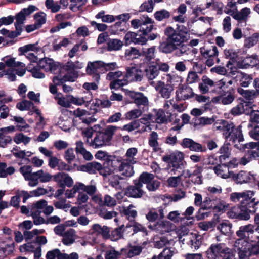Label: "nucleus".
<instances>
[{"label":"nucleus","mask_w":259,"mask_h":259,"mask_svg":"<svg viewBox=\"0 0 259 259\" xmlns=\"http://www.w3.org/2000/svg\"><path fill=\"white\" fill-rule=\"evenodd\" d=\"M92 233H96L98 235L101 234L104 239H109L110 237V228L106 226L102 227L99 224H96L92 226Z\"/></svg>","instance_id":"obj_22"},{"label":"nucleus","mask_w":259,"mask_h":259,"mask_svg":"<svg viewBox=\"0 0 259 259\" xmlns=\"http://www.w3.org/2000/svg\"><path fill=\"white\" fill-rule=\"evenodd\" d=\"M232 177L234 181L238 184L247 183L250 179L248 173L243 170L240 171L237 174H234Z\"/></svg>","instance_id":"obj_35"},{"label":"nucleus","mask_w":259,"mask_h":259,"mask_svg":"<svg viewBox=\"0 0 259 259\" xmlns=\"http://www.w3.org/2000/svg\"><path fill=\"white\" fill-rule=\"evenodd\" d=\"M155 89L159 92L161 97L167 99L170 97L171 92L173 91L174 88L170 84H165L164 82L159 81L157 83Z\"/></svg>","instance_id":"obj_17"},{"label":"nucleus","mask_w":259,"mask_h":259,"mask_svg":"<svg viewBox=\"0 0 259 259\" xmlns=\"http://www.w3.org/2000/svg\"><path fill=\"white\" fill-rule=\"evenodd\" d=\"M192 169L193 170H187L186 176L185 177L191 178L193 176H196L197 178L196 180L194 182V184H201L202 183V172L203 170V166L197 164L194 167H192Z\"/></svg>","instance_id":"obj_18"},{"label":"nucleus","mask_w":259,"mask_h":259,"mask_svg":"<svg viewBox=\"0 0 259 259\" xmlns=\"http://www.w3.org/2000/svg\"><path fill=\"white\" fill-rule=\"evenodd\" d=\"M154 16L157 21H161L164 19H168L170 16V14L166 10L162 9L155 12Z\"/></svg>","instance_id":"obj_45"},{"label":"nucleus","mask_w":259,"mask_h":259,"mask_svg":"<svg viewBox=\"0 0 259 259\" xmlns=\"http://www.w3.org/2000/svg\"><path fill=\"white\" fill-rule=\"evenodd\" d=\"M107 44V50L109 51L120 50L123 45V42L118 39H109Z\"/></svg>","instance_id":"obj_34"},{"label":"nucleus","mask_w":259,"mask_h":259,"mask_svg":"<svg viewBox=\"0 0 259 259\" xmlns=\"http://www.w3.org/2000/svg\"><path fill=\"white\" fill-rule=\"evenodd\" d=\"M16 107L21 111L33 110L36 109L32 102L28 100H24L17 104Z\"/></svg>","instance_id":"obj_40"},{"label":"nucleus","mask_w":259,"mask_h":259,"mask_svg":"<svg viewBox=\"0 0 259 259\" xmlns=\"http://www.w3.org/2000/svg\"><path fill=\"white\" fill-rule=\"evenodd\" d=\"M225 246V244L223 243L211 244L207 251L208 257L211 259H215L221 257L226 251L229 250V248Z\"/></svg>","instance_id":"obj_13"},{"label":"nucleus","mask_w":259,"mask_h":259,"mask_svg":"<svg viewBox=\"0 0 259 259\" xmlns=\"http://www.w3.org/2000/svg\"><path fill=\"white\" fill-rule=\"evenodd\" d=\"M258 56L257 55H247L245 57H240L238 64L241 68H248L253 67L257 64Z\"/></svg>","instance_id":"obj_15"},{"label":"nucleus","mask_w":259,"mask_h":259,"mask_svg":"<svg viewBox=\"0 0 259 259\" xmlns=\"http://www.w3.org/2000/svg\"><path fill=\"white\" fill-rule=\"evenodd\" d=\"M39 176L38 171L32 172L25 180L28 181V185L30 187L36 186L39 183Z\"/></svg>","instance_id":"obj_49"},{"label":"nucleus","mask_w":259,"mask_h":259,"mask_svg":"<svg viewBox=\"0 0 259 259\" xmlns=\"http://www.w3.org/2000/svg\"><path fill=\"white\" fill-rule=\"evenodd\" d=\"M255 193L250 190L242 192H233L230 195V199L239 204L233 207L227 212L229 218L238 220H248L250 214L256 212L259 204V200L253 197Z\"/></svg>","instance_id":"obj_1"},{"label":"nucleus","mask_w":259,"mask_h":259,"mask_svg":"<svg viewBox=\"0 0 259 259\" xmlns=\"http://www.w3.org/2000/svg\"><path fill=\"white\" fill-rule=\"evenodd\" d=\"M180 160H183V157H180L179 154L176 155L174 153L169 155H166L162 157V160L168 164L175 162Z\"/></svg>","instance_id":"obj_52"},{"label":"nucleus","mask_w":259,"mask_h":259,"mask_svg":"<svg viewBox=\"0 0 259 259\" xmlns=\"http://www.w3.org/2000/svg\"><path fill=\"white\" fill-rule=\"evenodd\" d=\"M181 96L180 97L178 94L176 93V100L180 101L181 100H189L194 97L195 93L193 92V89L188 85L184 84L181 88L180 91Z\"/></svg>","instance_id":"obj_20"},{"label":"nucleus","mask_w":259,"mask_h":259,"mask_svg":"<svg viewBox=\"0 0 259 259\" xmlns=\"http://www.w3.org/2000/svg\"><path fill=\"white\" fill-rule=\"evenodd\" d=\"M124 77L131 81H140L143 78L142 71L135 67H128Z\"/></svg>","instance_id":"obj_16"},{"label":"nucleus","mask_w":259,"mask_h":259,"mask_svg":"<svg viewBox=\"0 0 259 259\" xmlns=\"http://www.w3.org/2000/svg\"><path fill=\"white\" fill-rule=\"evenodd\" d=\"M158 140V135L157 132L154 131L152 132L149 135L148 144L150 147L153 148L154 152H158L160 149V148L159 147Z\"/></svg>","instance_id":"obj_31"},{"label":"nucleus","mask_w":259,"mask_h":259,"mask_svg":"<svg viewBox=\"0 0 259 259\" xmlns=\"http://www.w3.org/2000/svg\"><path fill=\"white\" fill-rule=\"evenodd\" d=\"M200 50L201 54L205 58L217 57L219 54L218 48L214 45L204 46L201 47Z\"/></svg>","instance_id":"obj_21"},{"label":"nucleus","mask_w":259,"mask_h":259,"mask_svg":"<svg viewBox=\"0 0 259 259\" xmlns=\"http://www.w3.org/2000/svg\"><path fill=\"white\" fill-rule=\"evenodd\" d=\"M38 63L39 67L45 71L50 72L54 74H56L58 70H59L60 73V69L62 67H60L59 64L55 62L52 59L47 57L40 59Z\"/></svg>","instance_id":"obj_10"},{"label":"nucleus","mask_w":259,"mask_h":259,"mask_svg":"<svg viewBox=\"0 0 259 259\" xmlns=\"http://www.w3.org/2000/svg\"><path fill=\"white\" fill-rule=\"evenodd\" d=\"M224 122H225V123L224 124V126L225 127V131H226V134L227 135L226 136V138H234V139L235 138H237V134H235V133L233 132L234 130V125L233 123H231L230 124L227 123L226 121L224 120Z\"/></svg>","instance_id":"obj_55"},{"label":"nucleus","mask_w":259,"mask_h":259,"mask_svg":"<svg viewBox=\"0 0 259 259\" xmlns=\"http://www.w3.org/2000/svg\"><path fill=\"white\" fill-rule=\"evenodd\" d=\"M140 126L139 120H135L128 124L124 125L121 128L122 130L132 132L138 128Z\"/></svg>","instance_id":"obj_60"},{"label":"nucleus","mask_w":259,"mask_h":259,"mask_svg":"<svg viewBox=\"0 0 259 259\" xmlns=\"http://www.w3.org/2000/svg\"><path fill=\"white\" fill-rule=\"evenodd\" d=\"M82 171L90 175H95L98 171L100 175L106 177L113 172V169L106 166L105 163L102 165L98 162L94 161L82 164Z\"/></svg>","instance_id":"obj_5"},{"label":"nucleus","mask_w":259,"mask_h":259,"mask_svg":"<svg viewBox=\"0 0 259 259\" xmlns=\"http://www.w3.org/2000/svg\"><path fill=\"white\" fill-rule=\"evenodd\" d=\"M26 69L28 72L31 73L32 76L35 78L41 79L45 77V74L41 71L42 69L39 67L38 63L35 66L30 64L27 66Z\"/></svg>","instance_id":"obj_26"},{"label":"nucleus","mask_w":259,"mask_h":259,"mask_svg":"<svg viewBox=\"0 0 259 259\" xmlns=\"http://www.w3.org/2000/svg\"><path fill=\"white\" fill-rule=\"evenodd\" d=\"M117 213L115 211H107L104 207L100 210L99 215L104 219H111L114 217H116Z\"/></svg>","instance_id":"obj_62"},{"label":"nucleus","mask_w":259,"mask_h":259,"mask_svg":"<svg viewBox=\"0 0 259 259\" xmlns=\"http://www.w3.org/2000/svg\"><path fill=\"white\" fill-rule=\"evenodd\" d=\"M173 254L168 248H164L158 255H154L152 259H171Z\"/></svg>","instance_id":"obj_57"},{"label":"nucleus","mask_w":259,"mask_h":259,"mask_svg":"<svg viewBox=\"0 0 259 259\" xmlns=\"http://www.w3.org/2000/svg\"><path fill=\"white\" fill-rule=\"evenodd\" d=\"M116 127L109 125L102 131H98L93 140L91 139L90 146L97 148L108 145L111 141L114 134Z\"/></svg>","instance_id":"obj_4"},{"label":"nucleus","mask_w":259,"mask_h":259,"mask_svg":"<svg viewBox=\"0 0 259 259\" xmlns=\"http://www.w3.org/2000/svg\"><path fill=\"white\" fill-rule=\"evenodd\" d=\"M122 27V21H118L109 27V32L111 34L119 35L121 32L125 31L124 28Z\"/></svg>","instance_id":"obj_43"},{"label":"nucleus","mask_w":259,"mask_h":259,"mask_svg":"<svg viewBox=\"0 0 259 259\" xmlns=\"http://www.w3.org/2000/svg\"><path fill=\"white\" fill-rule=\"evenodd\" d=\"M154 111L156 116L155 120L157 123H164L168 122V119L166 118L165 112L163 109H154Z\"/></svg>","instance_id":"obj_48"},{"label":"nucleus","mask_w":259,"mask_h":259,"mask_svg":"<svg viewBox=\"0 0 259 259\" xmlns=\"http://www.w3.org/2000/svg\"><path fill=\"white\" fill-rule=\"evenodd\" d=\"M259 33H255L251 36L245 40L244 46L247 48H250L256 45L258 41Z\"/></svg>","instance_id":"obj_50"},{"label":"nucleus","mask_w":259,"mask_h":259,"mask_svg":"<svg viewBox=\"0 0 259 259\" xmlns=\"http://www.w3.org/2000/svg\"><path fill=\"white\" fill-rule=\"evenodd\" d=\"M38 172L39 180L41 183L49 182L53 178V176L42 169L38 170Z\"/></svg>","instance_id":"obj_59"},{"label":"nucleus","mask_w":259,"mask_h":259,"mask_svg":"<svg viewBox=\"0 0 259 259\" xmlns=\"http://www.w3.org/2000/svg\"><path fill=\"white\" fill-rule=\"evenodd\" d=\"M31 140V138L24 135L22 133L15 135L14 137V141L17 144L23 143L25 145L28 144Z\"/></svg>","instance_id":"obj_46"},{"label":"nucleus","mask_w":259,"mask_h":259,"mask_svg":"<svg viewBox=\"0 0 259 259\" xmlns=\"http://www.w3.org/2000/svg\"><path fill=\"white\" fill-rule=\"evenodd\" d=\"M45 232V230L44 229H35L32 230L31 231H25L24 232V239L26 241H28V240H30L32 239L34 236L42 234Z\"/></svg>","instance_id":"obj_47"},{"label":"nucleus","mask_w":259,"mask_h":259,"mask_svg":"<svg viewBox=\"0 0 259 259\" xmlns=\"http://www.w3.org/2000/svg\"><path fill=\"white\" fill-rule=\"evenodd\" d=\"M248 245L240 244L238 246H235L238 251V255L240 259H248L250 254L247 249Z\"/></svg>","instance_id":"obj_41"},{"label":"nucleus","mask_w":259,"mask_h":259,"mask_svg":"<svg viewBox=\"0 0 259 259\" xmlns=\"http://www.w3.org/2000/svg\"><path fill=\"white\" fill-rule=\"evenodd\" d=\"M213 87L215 88L212 90V92L217 93L219 95H221L222 93V90L226 91L229 87L227 85L226 80L224 78L214 82Z\"/></svg>","instance_id":"obj_39"},{"label":"nucleus","mask_w":259,"mask_h":259,"mask_svg":"<svg viewBox=\"0 0 259 259\" xmlns=\"http://www.w3.org/2000/svg\"><path fill=\"white\" fill-rule=\"evenodd\" d=\"M103 68L106 71H112L118 68L116 62L106 63L102 61H96L93 62H89L87 65L88 72L96 71V69Z\"/></svg>","instance_id":"obj_8"},{"label":"nucleus","mask_w":259,"mask_h":259,"mask_svg":"<svg viewBox=\"0 0 259 259\" xmlns=\"http://www.w3.org/2000/svg\"><path fill=\"white\" fill-rule=\"evenodd\" d=\"M55 99L57 101L58 104L62 107L69 108L71 106L70 103V95L66 97H56Z\"/></svg>","instance_id":"obj_56"},{"label":"nucleus","mask_w":259,"mask_h":259,"mask_svg":"<svg viewBox=\"0 0 259 259\" xmlns=\"http://www.w3.org/2000/svg\"><path fill=\"white\" fill-rule=\"evenodd\" d=\"M200 80V78L196 71H190L188 74L186 79L187 84H192L198 82Z\"/></svg>","instance_id":"obj_61"},{"label":"nucleus","mask_w":259,"mask_h":259,"mask_svg":"<svg viewBox=\"0 0 259 259\" xmlns=\"http://www.w3.org/2000/svg\"><path fill=\"white\" fill-rule=\"evenodd\" d=\"M123 227L124 225H121L111 231L110 238L112 240H116L122 237L123 233L124 232L123 230Z\"/></svg>","instance_id":"obj_53"},{"label":"nucleus","mask_w":259,"mask_h":259,"mask_svg":"<svg viewBox=\"0 0 259 259\" xmlns=\"http://www.w3.org/2000/svg\"><path fill=\"white\" fill-rule=\"evenodd\" d=\"M156 47L152 46L147 49L142 48L141 51V57H143V63H148L155 57Z\"/></svg>","instance_id":"obj_23"},{"label":"nucleus","mask_w":259,"mask_h":259,"mask_svg":"<svg viewBox=\"0 0 259 259\" xmlns=\"http://www.w3.org/2000/svg\"><path fill=\"white\" fill-rule=\"evenodd\" d=\"M178 34L172 27H167L164 30V36L160 42L159 50L163 53L168 54L177 49L178 47L183 43Z\"/></svg>","instance_id":"obj_3"},{"label":"nucleus","mask_w":259,"mask_h":259,"mask_svg":"<svg viewBox=\"0 0 259 259\" xmlns=\"http://www.w3.org/2000/svg\"><path fill=\"white\" fill-rule=\"evenodd\" d=\"M133 185L128 186L125 191V195L129 197L135 198H141L144 194V191L142 189L143 185L135 180L133 181Z\"/></svg>","instance_id":"obj_12"},{"label":"nucleus","mask_w":259,"mask_h":259,"mask_svg":"<svg viewBox=\"0 0 259 259\" xmlns=\"http://www.w3.org/2000/svg\"><path fill=\"white\" fill-rule=\"evenodd\" d=\"M251 242L248 243L247 249L249 251L250 256L252 255H257L259 254V243L258 242H255L254 244H251Z\"/></svg>","instance_id":"obj_64"},{"label":"nucleus","mask_w":259,"mask_h":259,"mask_svg":"<svg viewBox=\"0 0 259 259\" xmlns=\"http://www.w3.org/2000/svg\"><path fill=\"white\" fill-rule=\"evenodd\" d=\"M232 226V224L227 221L220 224L217 226V229L220 230L222 234L227 235L231 232Z\"/></svg>","instance_id":"obj_51"},{"label":"nucleus","mask_w":259,"mask_h":259,"mask_svg":"<svg viewBox=\"0 0 259 259\" xmlns=\"http://www.w3.org/2000/svg\"><path fill=\"white\" fill-rule=\"evenodd\" d=\"M119 171L121 172V175L130 177L134 174L133 166L128 162H122L119 166Z\"/></svg>","instance_id":"obj_30"},{"label":"nucleus","mask_w":259,"mask_h":259,"mask_svg":"<svg viewBox=\"0 0 259 259\" xmlns=\"http://www.w3.org/2000/svg\"><path fill=\"white\" fill-rule=\"evenodd\" d=\"M250 14V10L249 8L245 7L240 11H238L237 8H235V13L232 15V17L238 22L242 21H246L248 15Z\"/></svg>","instance_id":"obj_24"},{"label":"nucleus","mask_w":259,"mask_h":259,"mask_svg":"<svg viewBox=\"0 0 259 259\" xmlns=\"http://www.w3.org/2000/svg\"><path fill=\"white\" fill-rule=\"evenodd\" d=\"M62 242L65 245H70L74 243L76 239L75 231L70 229L65 231L62 236Z\"/></svg>","instance_id":"obj_27"},{"label":"nucleus","mask_w":259,"mask_h":259,"mask_svg":"<svg viewBox=\"0 0 259 259\" xmlns=\"http://www.w3.org/2000/svg\"><path fill=\"white\" fill-rule=\"evenodd\" d=\"M253 229L254 227L252 224L240 226L236 232L238 238L235 241L234 246H238L240 244L248 245L250 241H252Z\"/></svg>","instance_id":"obj_6"},{"label":"nucleus","mask_w":259,"mask_h":259,"mask_svg":"<svg viewBox=\"0 0 259 259\" xmlns=\"http://www.w3.org/2000/svg\"><path fill=\"white\" fill-rule=\"evenodd\" d=\"M15 171V168L13 166L7 167L6 163H0V178L7 177L8 175L13 174Z\"/></svg>","instance_id":"obj_38"},{"label":"nucleus","mask_w":259,"mask_h":259,"mask_svg":"<svg viewBox=\"0 0 259 259\" xmlns=\"http://www.w3.org/2000/svg\"><path fill=\"white\" fill-rule=\"evenodd\" d=\"M95 157L99 160H105L104 163H105L106 166H109L112 163V161L110 159L111 156L108 155L107 153L105 151L102 150L97 151L95 155Z\"/></svg>","instance_id":"obj_42"},{"label":"nucleus","mask_w":259,"mask_h":259,"mask_svg":"<svg viewBox=\"0 0 259 259\" xmlns=\"http://www.w3.org/2000/svg\"><path fill=\"white\" fill-rule=\"evenodd\" d=\"M124 41L125 46H128L132 43L143 46L146 44L148 39L144 36H141L139 32L128 31L124 36Z\"/></svg>","instance_id":"obj_9"},{"label":"nucleus","mask_w":259,"mask_h":259,"mask_svg":"<svg viewBox=\"0 0 259 259\" xmlns=\"http://www.w3.org/2000/svg\"><path fill=\"white\" fill-rule=\"evenodd\" d=\"M221 94L222 96L221 103L223 105L231 104L235 98V90L232 87H230L226 91L222 90Z\"/></svg>","instance_id":"obj_19"},{"label":"nucleus","mask_w":259,"mask_h":259,"mask_svg":"<svg viewBox=\"0 0 259 259\" xmlns=\"http://www.w3.org/2000/svg\"><path fill=\"white\" fill-rule=\"evenodd\" d=\"M46 14L42 12L36 13L34 16L35 23L32 26L33 28L31 30H34L39 28L43 24H44L46 22Z\"/></svg>","instance_id":"obj_28"},{"label":"nucleus","mask_w":259,"mask_h":259,"mask_svg":"<svg viewBox=\"0 0 259 259\" xmlns=\"http://www.w3.org/2000/svg\"><path fill=\"white\" fill-rule=\"evenodd\" d=\"M45 5L47 8L50 9L52 13H57L61 9V6L53 0H46Z\"/></svg>","instance_id":"obj_54"},{"label":"nucleus","mask_w":259,"mask_h":259,"mask_svg":"<svg viewBox=\"0 0 259 259\" xmlns=\"http://www.w3.org/2000/svg\"><path fill=\"white\" fill-rule=\"evenodd\" d=\"M224 55L226 58L230 59L227 63V67H229V65H232L233 63L238 62L240 58L238 53L233 49H225L224 51Z\"/></svg>","instance_id":"obj_25"},{"label":"nucleus","mask_w":259,"mask_h":259,"mask_svg":"<svg viewBox=\"0 0 259 259\" xmlns=\"http://www.w3.org/2000/svg\"><path fill=\"white\" fill-rule=\"evenodd\" d=\"M80 67V63L79 61L75 62L68 61L61 68L60 73L53 78L54 85L50 84V92L53 94H55L57 93L56 85H60L67 81H74V79L77 77L76 70Z\"/></svg>","instance_id":"obj_2"},{"label":"nucleus","mask_w":259,"mask_h":259,"mask_svg":"<svg viewBox=\"0 0 259 259\" xmlns=\"http://www.w3.org/2000/svg\"><path fill=\"white\" fill-rule=\"evenodd\" d=\"M12 139L9 136L6 135L3 133L2 132H0V147L5 148L7 146L8 144L12 142Z\"/></svg>","instance_id":"obj_63"},{"label":"nucleus","mask_w":259,"mask_h":259,"mask_svg":"<svg viewBox=\"0 0 259 259\" xmlns=\"http://www.w3.org/2000/svg\"><path fill=\"white\" fill-rule=\"evenodd\" d=\"M81 189V183H78L74 186L73 188L71 190H67L65 192V196L68 198H70L74 197L75 194L78 192L80 195L79 190Z\"/></svg>","instance_id":"obj_58"},{"label":"nucleus","mask_w":259,"mask_h":259,"mask_svg":"<svg viewBox=\"0 0 259 259\" xmlns=\"http://www.w3.org/2000/svg\"><path fill=\"white\" fill-rule=\"evenodd\" d=\"M154 179V175L152 174L149 173L148 172H143L139 176V178L135 180L137 182H139L143 185V184L147 185L152 180Z\"/></svg>","instance_id":"obj_37"},{"label":"nucleus","mask_w":259,"mask_h":259,"mask_svg":"<svg viewBox=\"0 0 259 259\" xmlns=\"http://www.w3.org/2000/svg\"><path fill=\"white\" fill-rule=\"evenodd\" d=\"M124 57L128 60L138 59L141 57V51L135 47H131L125 50Z\"/></svg>","instance_id":"obj_29"},{"label":"nucleus","mask_w":259,"mask_h":259,"mask_svg":"<svg viewBox=\"0 0 259 259\" xmlns=\"http://www.w3.org/2000/svg\"><path fill=\"white\" fill-rule=\"evenodd\" d=\"M177 28L175 29L178 34L177 35L181 39L183 42L187 40V36L188 33V29L187 27L184 25H177Z\"/></svg>","instance_id":"obj_44"},{"label":"nucleus","mask_w":259,"mask_h":259,"mask_svg":"<svg viewBox=\"0 0 259 259\" xmlns=\"http://www.w3.org/2000/svg\"><path fill=\"white\" fill-rule=\"evenodd\" d=\"M41 50V48L37 46L36 44H30L25 45L19 48V51L22 54H25L26 57L28 58L31 62H36L38 60V58L32 53H28L29 51L38 52Z\"/></svg>","instance_id":"obj_11"},{"label":"nucleus","mask_w":259,"mask_h":259,"mask_svg":"<svg viewBox=\"0 0 259 259\" xmlns=\"http://www.w3.org/2000/svg\"><path fill=\"white\" fill-rule=\"evenodd\" d=\"M230 145L229 143L225 142L220 148L219 151L221 155L219 156V160L221 163L230 157L231 155V149L229 147Z\"/></svg>","instance_id":"obj_36"},{"label":"nucleus","mask_w":259,"mask_h":259,"mask_svg":"<svg viewBox=\"0 0 259 259\" xmlns=\"http://www.w3.org/2000/svg\"><path fill=\"white\" fill-rule=\"evenodd\" d=\"M5 63V66L10 67L11 69H15L16 73L19 76H23L26 72L25 64L22 62L16 61L15 58L6 56L2 59Z\"/></svg>","instance_id":"obj_7"},{"label":"nucleus","mask_w":259,"mask_h":259,"mask_svg":"<svg viewBox=\"0 0 259 259\" xmlns=\"http://www.w3.org/2000/svg\"><path fill=\"white\" fill-rule=\"evenodd\" d=\"M159 72L154 63H152L145 69V75L149 80L155 79L159 74Z\"/></svg>","instance_id":"obj_32"},{"label":"nucleus","mask_w":259,"mask_h":259,"mask_svg":"<svg viewBox=\"0 0 259 259\" xmlns=\"http://www.w3.org/2000/svg\"><path fill=\"white\" fill-rule=\"evenodd\" d=\"M142 250V247L140 246H131V249L122 248L121 249V254H127L128 257H132L135 255H139Z\"/></svg>","instance_id":"obj_33"},{"label":"nucleus","mask_w":259,"mask_h":259,"mask_svg":"<svg viewBox=\"0 0 259 259\" xmlns=\"http://www.w3.org/2000/svg\"><path fill=\"white\" fill-rule=\"evenodd\" d=\"M124 91L125 95L129 96L138 107L141 105L146 106L148 104V99L143 93L136 92L127 89H124Z\"/></svg>","instance_id":"obj_14"}]
</instances>
